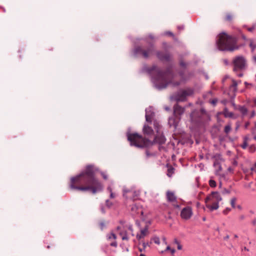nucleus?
Masks as SVG:
<instances>
[{
  "label": "nucleus",
  "mask_w": 256,
  "mask_h": 256,
  "mask_svg": "<svg viewBox=\"0 0 256 256\" xmlns=\"http://www.w3.org/2000/svg\"><path fill=\"white\" fill-rule=\"evenodd\" d=\"M95 170L92 166H88L80 174L71 178L72 189L81 191H90L94 194L102 191L103 186L94 176Z\"/></svg>",
  "instance_id": "obj_1"
},
{
  "label": "nucleus",
  "mask_w": 256,
  "mask_h": 256,
  "mask_svg": "<svg viewBox=\"0 0 256 256\" xmlns=\"http://www.w3.org/2000/svg\"><path fill=\"white\" fill-rule=\"evenodd\" d=\"M128 138L131 144L140 148L149 146L154 143L163 144L166 142V138L163 136H156L153 142L143 138L142 136L138 134H130L128 136Z\"/></svg>",
  "instance_id": "obj_2"
},
{
  "label": "nucleus",
  "mask_w": 256,
  "mask_h": 256,
  "mask_svg": "<svg viewBox=\"0 0 256 256\" xmlns=\"http://www.w3.org/2000/svg\"><path fill=\"white\" fill-rule=\"evenodd\" d=\"M236 40L234 37L222 32L219 34L216 44L220 50L233 51L236 49Z\"/></svg>",
  "instance_id": "obj_3"
},
{
  "label": "nucleus",
  "mask_w": 256,
  "mask_h": 256,
  "mask_svg": "<svg viewBox=\"0 0 256 256\" xmlns=\"http://www.w3.org/2000/svg\"><path fill=\"white\" fill-rule=\"evenodd\" d=\"M222 200V198L218 192H212L205 199L206 206L210 211L216 210L218 208V202Z\"/></svg>",
  "instance_id": "obj_4"
},
{
  "label": "nucleus",
  "mask_w": 256,
  "mask_h": 256,
  "mask_svg": "<svg viewBox=\"0 0 256 256\" xmlns=\"http://www.w3.org/2000/svg\"><path fill=\"white\" fill-rule=\"evenodd\" d=\"M140 195V192L134 188H124L123 189V196L126 199L132 200H136Z\"/></svg>",
  "instance_id": "obj_5"
},
{
  "label": "nucleus",
  "mask_w": 256,
  "mask_h": 256,
  "mask_svg": "<svg viewBox=\"0 0 256 256\" xmlns=\"http://www.w3.org/2000/svg\"><path fill=\"white\" fill-rule=\"evenodd\" d=\"M234 65V70L238 71L242 70L246 66V60L245 58L242 56H238L234 58L232 61Z\"/></svg>",
  "instance_id": "obj_6"
},
{
  "label": "nucleus",
  "mask_w": 256,
  "mask_h": 256,
  "mask_svg": "<svg viewBox=\"0 0 256 256\" xmlns=\"http://www.w3.org/2000/svg\"><path fill=\"white\" fill-rule=\"evenodd\" d=\"M193 94V90L191 88H186L178 92L176 99L178 101H184L186 96Z\"/></svg>",
  "instance_id": "obj_7"
},
{
  "label": "nucleus",
  "mask_w": 256,
  "mask_h": 256,
  "mask_svg": "<svg viewBox=\"0 0 256 256\" xmlns=\"http://www.w3.org/2000/svg\"><path fill=\"white\" fill-rule=\"evenodd\" d=\"M193 214L192 210L190 206H186L182 209L180 212L181 218L184 220H189Z\"/></svg>",
  "instance_id": "obj_8"
},
{
  "label": "nucleus",
  "mask_w": 256,
  "mask_h": 256,
  "mask_svg": "<svg viewBox=\"0 0 256 256\" xmlns=\"http://www.w3.org/2000/svg\"><path fill=\"white\" fill-rule=\"evenodd\" d=\"M107 240L110 242V245L112 246L116 247L117 242H116V236L113 233H110L106 236Z\"/></svg>",
  "instance_id": "obj_9"
},
{
  "label": "nucleus",
  "mask_w": 256,
  "mask_h": 256,
  "mask_svg": "<svg viewBox=\"0 0 256 256\" xmlns=\"http://www.w3.org/2000/svg\"><path fill=\"white\" fill-rule=\"evenodd\" d=\"M131 211L133 214H143V210L142 206L140 205L134 204L132 206Z\"/></svg>",
  "instance_id": "obj_10"
},
{
  "label": "nucleus",
  "mask_w": 256,
  "mask_h": 256,
  "mask_svg": "<svg viewBox=\"0 0 256 256\" xmlns=\"http://www.w3.org/2000/svg\"><path fill=\"white\" fill-rule=\"evenodd\" d=\"M148 229L147 228H144L141 230L140 233L137 234L136 238L138 240H140L146 237L147 235H148Z\"/></svg>",
  "instance_id": "obj_11"
},
{
  "label": "nucleus",
  "mask_w": 256,
  "mask_h": 256,
  "mask_svg": "<svg viewBox=\"0 0 256 256\" xmlns=\"http://www.w3.org/2000/svg\"><path fill=\"white\" fill-rule=\"evenodd\" d=\"M143 132L144 134L148 136L152 135L154 134V130L150 126L145 124L142 128Z\"/></svg>",
  "instance_id": "obj_12"
},
{
  "label": "nucleus",
  "mask_w": 256,
  "mask_h": 256,
  "mask_svg": "<svg viewBox=\"0 0 256 256\" xmlns=\"http://www.w3.org/2000/svg\"><path fill=\"white\" fill-rule=\"evenodd\" d=\"M154 51L153 47L148 48L147 50H142V54L145 58H147L152 54Z\"/></svg>",
  "instance_id": "obj_13"
},
{
  "label": "nucleus",
  "mask_w": 256,
  "mask_h": 256,
  "mask_svg": "<svg viewBox=\"0 0 256 256\" xmlns=\"http://www.w3.org/2000/svg\"><path fill=\"white\" fill-rule=\"evenodd\" d=\"M154 112H150L146 111V121L148 123H152V122H154Z\"/></svg>",
  "instance_id": "obj_14"
},
{
  "label": "nucleus",
  "mask_w": 256,
  "mask_h": 256,
  "mask_svg": "<svg viewBox=\"0 0 256 256\" xmlns=\"http://www.w3.org/2000/svg\"><path fill=\"white\" fill-rule=\"evenodd\" d=\"M166 197L168 200L170 202H174L176 201V196L172 192H168L166 193Z\"/></svg>",
  "instance_id": "obj_15"
},
{
  "label": "nucleus",
  "mask_w": 256,
  "mask_h": 256,
  "mask_svg": "<svg viewBox=\"0 0 256 256\" xmlns=\"http://www.w3.org/2000/svg\"><path fill=\"white\" fill-rule=\"evenodd\" d=\"M213 158L215 159L216 161L214 162V166H216V165L220 164V162L222 160V155L220 154H215Z\"/></svg>",
  "instance_id": "obj_16"
},
{
  "label": "nucleus",
  "mask_w": 256,
  "mask_h": 256,
  "mask_svg": "<svg viewBox=\"0 0 256 256\" xmlns=\"http://www.w3.org/2000/svg\"><path fill=\"white\" fill-rule=\"evenodd\" d=\"M156 56L158 57V58L160 60H168L170 58V56L168 54H163L160 52H158L156 53Z\"/></svg>",
  "instance_id": "obj_17"
},
{
  "label": "nucleus",
  "mask_w": 256,
  "mask_h": 256,
  "mask_svg": "<svg viewBox=\"0 0 256 256\" xmlns=\"http://www.w3.org/2000/svg\"><path fill=\"white\" fill-rule=\"evenodd\" d=\"M238 110L240 112L243 116H246L248 114V109L243 106H239Z\"/></svg>",
  "instance_id": "obj_18"
},
{
  "label": "nucleus",
  "mask_w": 256,
  "mask_h": 256,
  "mask_svg": "<svg viewBox=\"0 0 256 256\" xmlns=\"http://www.w3.org/2000/svg\"><path fill=\"white\" fill-rule=\"evenodd\" d=\"M120 235L122 236V240H128V237L126 230H122L120 232Z\"/></svg>",
  "instance_id": "obj_19"
},
{
  "label": "nucleus",
  "mask_w": 256,
  "mask_h": 256,
  "mask_svg": "<svg viewBox=\"0 0 256 256\" xmlns=\"http://www.w3.org/2000/svg\"><path fill=\"white\" fill-rule=\"evenodd\" d=\"M174 172V168L170 166L168 167L167 175L170 177Z\"/></svg>",
  "instance_id": "obj_20"
},
{
  "label": "nucleus",
  "mask_w": 256,
  "mask_h": 256,
  "mask_svg": "<svg viewBox=\"0 0 256 256\" xmlns=\"http://www.w3.org/2000/svg\"><path fill=\"white\" fill-rule=\"evenodd\" d=\"M184 110L183 108L179 106H177L175 108V109H174V112H176V113H178L180 114H182V112H184Z\"/></svg>",
  "instance_id": "obj_21"
},
{
  "label": "nucleus",
  "mask_w": 256,
  "mask_h": 256,
  "mask_svg": "<svg viewBox=\"0 0 256 256\" xmlns=\"http://www.w3.org/2000/svg\"><path fill=\"white\" fill-rule=\"evenodd\" d=\"M154 125L156 132H158V130L160 128V126L158 122L156 120H154Z\"/></svg>",
  "instance_id": "obj_22"
},
{
  "label": "nucleus",
  "mask_w": 256,
  "mask_h": 256,
  "mask_svg": "<svg viewBox=\"0 0 256 256\" xmlns=\"http://www.w3.org/2000/svg\"><path fill=\"white\" fill-rule=\"evenodd\" d=\"M107 190L110 192V198H116V194L115 193H114L112 192V188L110 187V186H108V188H107Z\"/></svg>",
  "instance_id": "obj_23"
},
{
  "label": "nucleus",
  "mask_w": 256,
  "mask_h": 256,
  "mask_svg": "<svg viewBox=\"0 0 256 256\" xmlns=\"http://www.w3.org/2000/svg\"><path fill=\"white\" fill-rule=\"evenodd\" d=\"M224 114L226 117H232L233 116V114L228 112L226 109L224 110Z\"/></svg>",
  "instance_id": "obj_24"
},
{
  "label": "nucleus",
  "mask_w": 256,
  "mask_h": 256,
  "mask_svg": "<svg viewBox=\"0 0 256 256\" xmlns=\"http://www.w3.org/2000/svg\"><path fill=\"white\" fill-rule=\"evenodd\" d=\"M237 85H238L237 82L234 80H232V84L231 86V88L233 89V90L234 92L236 91V90Z\"/></svg>",
  "instance_id": "obj_25"
},
{
  "label": "nucleus",
  "mask_w": 256,
  "mask_h": 256,
  "mask_svg": "<svg viewBox=\"0 0 256 256\" xmlns=\"http://www.w3.org/2000/svg\"><path fill=\"white\" fill-rule=\"evenodd\" d=\"M233 18V16L231 14H228L226 15V20L227 21L230 22Z\"/></svg>",
  "instance_id": "obj_26"
},
{
  "label": "nucleus",
  "mask_w": 256,
  "mask_h": 256,
  "mask_svg": "<svg viewBox=\"0 0 256 256\" xmlns=\"http://www.w3.org/2000/svg\"><path fill=\"white\" fill-rule=\"evenodd\" d=\"M236 198H232V200H230V204L234 208H236Z\"/></svg>",
  "instance_id": "obj_27"
},
{
  "label": "nucleus",
  "mask_w": 256,
  "mask_h": 256,
  "mask_svg": "<svg viewBox=\"0 0 256 256\" xmlns=\"http://www.w3.org/2000/svg\"><path fill=\"white\" fill-rule=\"evenodd\" d=\"M231 130V126L230 124L226 125L224 128V132L228 134Z\"/></svg>",
  "instance_id": "obj_28"
},
{
  "label": "nucleus",
  "mask_w": 256,
  "mask_h": 256,
  "mask_svg": "<svg viewBox=\"0 0 256 256\" xmlns=\"http://www.w3.org/2000/svg\"><path fill=\"white\" fill-rule=\"evenodd\" d=\"M250 46L252 48V50L256 48V45L251 40H250Z\"/></svg>",
  "instance_id": "obj_29"
},
{
  "label": "nucleus",
  "mask_w": 256,
  "mask_h": 256,
  "mask_svg": "<svg viewBox=\"0 0 256 256\" xmlns=\"http://www.w3.org/2000/svg\"><path fill=\"white\" fill-rule=\"evenodd\" d=\"M209 184L211 187L214 188L216 186V182L213 180H210L209 181Z\"/></svg>",
  "instance_id": "obj_30"
},
{
  "label": "nucleus",
  "mask_w": 256,
  "mask_h": 256,
  "mask_svg": "<svg viewBox=\"0 0 256 256\" xmlns=\"http://www.w3.org/2000/svg\"><path fill=\"white\" fill-rule=\"evenodd\" d=\"M152 240L154 241V242L157 244H160V238L158 237H154L152 238Z\"/></svg>",
  "instance_id": "obj_31"
},
{
  "label": "nucleus",
  "mask_w": 256,
  "mask_h": 256,
  "mask_svg": "<svg viewBox=\"0 0 256 256\" xmlns=\"http://www.w3.org/2000/svg\"><path fill=\"white\" fill-rule=\"evenodd\" d=\"M166 250H170L171 254L173 255L175 252V250L169 246H168L166 248Z\"/></svg>",
  "instance_id": "obj_32"
},
{
  "label": "nucleus",
  "mask_w": 256,
  "mask_h": 256,
  "mask_svg": "<svg viewBox=\"0 0 256 256\" xmlns=\"http://www.w3.org/2000/svg\"><path fill=\"white\" fill-rule=\"evenodd\" d=\"M174 242L176 244H177V245H178V250H180L182 249V245L180 244V242H178V240L176 239H174Z\"/></svg>",
  "instance_id": "obj_33"
},
{
  "label": "nucleus",
  "mask_w": 256,
  "mask_h": 256,
  "mask_svg": "<svg viewBox=\"0 0 256 256\" xmlns=\"http://www.w3.org/2000/svg\"><path fill=\"white\" fill-rule=\"evenodd\" d=\"M248 140V138L247 137H246L245 138H244V144L242 146V148H246L247 146V143H246V142Z\"/></svg>",
  "instance_id": "obj_34"
},
{
  "label": "nucleus",
  "mask_w": 256,
  "mask_h": 256,
  "mask_svg": "<svg viewBox=\"0 0 256 256\" xmlns=\"http://www.w3.org/2000/svg\"><path fill=\"white\" fill-rule=\"evenodd\" d=\"M250 170L252 172L256 173V163L254 165L250 168Z\"/></svg>",
  "instance_id": "obj_35"
},
{
  "label": "nucleus",
  "mask_w": 256,
  "mask_h": 256,
  "mask_svg": "<svg viewBox=\"0 0 256 256\" xmlns=\"http://www.w3.org/2000/svg\"><path fill=\"white\" fill-rule=\"evenodd\" d=\"M230 211V209L229 208H226L223 211V214H226L229 212Z\"/></svg>",
  "instance_id": "obj_36"
},
{
  "label": "nucleus",
  "mask_w": 256,
  "mask_h": 256,
  "mask_svg": "<svg viewBox=\"0 0 256 256\" xmlns=\"http://www.w3.org/2000/svg\"><path fill=\"white\" fill-rule=\"evenodd\" d=\"M101 174H102V176L104 180H107L108 179V176H107L106 174L105 173L102 172H101Z\"/></svg>",
  "instance_id": "obj_37"
},
{
  "label": "nucleus",
  "mask_w": 256,
  "mask_h": 256,
  "mask_svg": "<svg viewBox=\"0 0 256 256\" xmlns=\"http://www.w3.org/2000/svg\"><path fill=\"white\" fill-rule=\"evenodd\" d=\"M143 249H145L146 246H148V242H143L142 244Z\"/></svg>",
  "instance_id": "obj_38"
},
{
  "label": "nucleus",
  "mask_w": 256,
  "mask_h": 256,
  "mask_svg": "<svg viewBox=\"0 0 256 256\" xmlns=\"http://www.w3.org/2000/svg\"><path fill=\"white\" fill-rule=\"evenodd\" d=\"M170 82L172 83L174 86H178V85H179L180 84V82H176V83H175L172 80H170Z\"/></svg>",
  "instance_id": "obj_39"
},
{
  "label": "nucleus",
  "mask_w": 256,
  "mask_h": 256,
  "mask_svg": "<svg viewBox=\"0 0 256 256\" xmlns=\"http://www.w3.org/2000/svg\"><path fill=\"white\" fill-rule=\"evenodd\" d=\"M162 241H163V242L166 244V245L167 244V242H166V238L165 237H163L162 238Z\"/></svg>",
  "instance_id": "obj_40"
},
{
  "label": "nucleus",
  "mask_w": 256,
  "mask_h": 256,
  "mask_svg": "<svg viewBox=\"0 0 256 256\" xmlns=\"http://www.w3.org/2000/svg\"><path fill=\"white\" fill-rule=\"evenodd\" d=\"M217 102V100H212L210 102L211 104H212L214 105Z\"/></svg>",
  "instance_id": "obj_41"
},
{
  "label": "nucleus",
  "mask_w": 256,
  "mask_h": 256,
  "mask_svg": "<svg viewBox=\"0 0 256 256\" xmlns=\"http://www.w3.org/2000/svg\"><path fill=\"white\" fill-rule=\"evenodd\" d=\"M237 164H238V162L236 160H234L233 162H232V164L234 166H237Z\"/></svg>",
  "instance_id": "obj_42"
},
{
  "label": "nucleus",
  "mask_w": 256,
  "mask_h": 256,
  "mask_svg": "<svg viewBox=\"0 0 256 256\" xmlns=\"http://www.w3.org/2000/svg\"><path fill=\"white\" fill-rule=\"evenodd\" d=\"M228 170L230 172H233V170H234V168H232V167H229L228 169Z\"/></svg>",
  "instance_id": "obj_43"
},
{
  "label": "nucleus",
  "mask_w": 256,
  "mask_h": 256,
  "mask_svg": "<svg viewBox=\"0 0 256 256\" xmlns=\"http://www.w3.org/2000/svg\"><path fill=\"white\" fill-rule=\"evenodd\" d=\"M255 116V112L254 111L252 112L250 114V118H252Z\"/></svg>",
  "instance_id": "obj_44"
},
{
  "label": "nucleus",
  "mask_w": 256,
  "mask_h": 256,
  "mask_svg": "<svg viewBox=\"0 0 256 256\" xmlns=\"http://www.w3.org/2000/svg\"><path fill=\"white\" fill-rule=\"evenodd\" d=\"M252 60L255 63H256V54L252 56Z\"/></svg>",
  "instance_id": "obj_45"
},
{
  "label": "nucleus",
  "mask_w": 256,
  "mask_h": 256,
  "mask_svg": "<svg viewBox=\"0 0 256 256\" xmlns=\"http://www.w3.org/2000/svg\"><path fill=\"white\" fill-rule=\"evenodd\" d=\"M228 238H229V236H228V235L226 236L224 238V239L225 240H228Z\"/></svg>",
  "instance_id": "obj_46"
},
{
  "label": "nucleus",
  "mask_w": 256,
  "mask_h": 256,
  "mask_svg": "<svg viewBox=\"0 0 256 256\" xmlns=\"http://www.w3.org/2000/svg\"><path fill=\"white\" fill-rule=\"evenodd\" d=\"M166 77L170 78V77H171V76H172V74H166Z\"/></svg>",
  "instance_id": "obj_47"
},
{
  "label": "nucleus",
  "mask_w": 256,
  "mask_h": 256,
  "mask_svg": "<svg viewBox=\"0 0 256 256\" xmlns=\"http://www.w3.org/2000/svg\"><path fill=\"white\" fill-rule=\"evenodd\" d=\"M254 28H249L248 29V30L249 31H250V32H252V30H254Z\"/></svg>",
  "instance_id": "obj_48"
},
{
  "label": "nucleus",
  "mask_w": 256,
  "mask_h": 256,
  "mask_svg": "<svg viewBox=\"0 0 256 256\" xmlns=\"http://www.w3.org/2000/svg\"><path fill=\"white\" fill-rule=\"evenodd\" d=\"M248 126H249V123L248 122V123L246 124L245 126H246V128H247Z\"/></svg>",
  "instance_id": "obj_49"
},
{
  "label": "nucleus",
  "mask_w": 256,
  "mask_h": 256,
  "mask_svg": "<svg viewBox=\"0 0 256 256\" xmlns=\"http://www.w3.org/2000/svg\"><path fill=\"white\" fill-rule=\"evenodd\" d=\"M254 104L256 105V98H255L254 100Z\"/></svg>",
  "instance_id": "obj_50"
},
{
  "label": "nucleus",
  "mask_w": 256,
  "mask_h": 256,
  "mask_svg": "<svg viewBox=\"0 0 256 256\" xmlns=\"http://www.w3.org/2000/svg\"><path fill=\"white\" fill-rule=\"evenodd\" d=\"M237 208L240 210L241 209V206H238Z\"/></svg>",
  "instance_id": "obj_51"
},
{
  "label": "nucleus",
  "mask_w": 256,
  "mask_h": 256,
  "mask_svg": "<svg viewBox=\"0 0 256 256\" xmlns=\"http://www.w3.org/2000/svg\"><path fill=\"white\" fill-rule=\"evenodd\" d=\"M239 76H242V73L238 75Z\"/></svg>",
  "instance_id": "obj_52"
},
{
  "label": "nucleus",
  "mask_w": 256,
  "mask_h": 256,
  "mask_svg": "<svg viewBox=\"0 0 256 256\" xmlns=\"http://www.w3.org/2000/svg\"><path fill=\"white\" fill-rule=\"evenodd\" d=\"M234 237L235 238H238V236H237L236 234H234Z\"/></svg>",
  "instance_id": "obj_53"
},
{
  "label": "nucleus",
  "mask_w": 256,
  "mask_h": 256,
  "mask_svg": "<svg viewBox=\"0 0 256 256\" xmlns=\"http://www.w3.org/2000/svg\"><path fill=\"white\" fill-rule=\"evenodd\" d=\"M206 220V218H205V217H204V218H202V220H203L204 221H205V220Z\"/></svg>",
  "instance_id": "obj_54"
},
{
  "label": "nucleus",
  "mask_w": 256,
  "mask_h": 256,
  "mask_svg": "<svg viewBox=\"0 0 256 256\" xmlns=\"http://www.w3.org/2000/svg\"><path fill=\"white\" fill-rule=\"evenodd\" d=\"M240 218H241V219H243V218H244V216H240Z\"/></svg>",
  "instance_id": "obj_55"
},
{
  "label": "nucleus",
  "mask_w": 256,
  "mask_h": 256,
  "mask_svg": "<svg viewBox=\"0 0 256 256\" xmlns=\"http://www.w3.org/2000/svg\"><path fill=\"white\" fill-rule=\"evenodd\" d=\"M143 250H144V249H142V248H139V250H140V252H142V251Z\"/></svg>",
  "instance_id": "obj_56"
},
{
  "label": "nucleus",
  "mask_w": 256,
  "mask_h": 256,
  "mask_svg": "<svg viewBox=\"0 0 256 256\" xmlns=\"http://www.w3.org/2000/svg\"><path fill=\"white\" fill-rule=\"evenodd\" d=\"M140 256H146L144 254H140Z\"/></svg>",
  "instance_id": "obj_57"
},
{
  "label": "nucleus",
  "mask_w": 256,
  "mask_h": 256,
  "mask_svg": "<svg viewBox=\"0 0 256 256\" xmlns=\"http://www.w3.org/2000/svg\"><path fill=\"white\" fill-rule=\"evenodd\" d=\"M168 34H169L170 35H171V36H172V32H168Z\"/></svg>",
  "instance_id": "obj_58"
},
{
  "label": "nucleus",
  "mask_w": 256,
  "mask_h": 256,
  "mask_svg": "<svg viewBox=\"0 0 256 256\" xmlns=\"http://www.w3.org/2000/svg\"><path fill=\"white\" fill-rule=\"evenodd\" d=\"M180 65H182V66H184V63H183V62H181V63H180Z\"/></svg>",
  "instance_id": "obj_59"
},
{
  "label": "nucleus",
  "mask_w": 256,
  "mask_h": 256,
  "mask_svg": "<svg viewBox=\"0 0 256 256\" xmlns=\"http://www.w3.org/2000/svg\"><path fill=\"white\" fill-rule=\"evenodd\" d=\"M224 192H226V193H228V192H228V191L226 190H224Z\"/></svg>",
  "instance_id": "obj_60"
},
{
  "label": "nucleus",
  "mask_w": 256,
  "mask_h": 256,
  "mask_svg": "<svg viewBox=\"0 0 256 256\" xmlns=\"http://www.w3.org/2000/svg\"><path fill=\"white\" fill-rule=\"evenodd\" d=\"M254 139L256 140V136H254Z\"/></svg>",
  "instance_id": "obj_61"
},
{
  "label": "nucleus",
  "mask_w": 256,
  "mask_h": 256,
  "mask_svg": "<svg viewBox=\"0 0 256 256\" xmlns=\"http://www.w3.org/2000/svg\"><path fill=\"white\" fill-rule=\"evenodd\" d=\"M164 251H162V250L160 252L162 253V254L164 253Z\"/></svg>",
  "instance_id": "obj_62"
},
{
  "label": "nucleus",
  "mask_w": 256,
  "mask_h": 256,
  "mask_svg": "<svg viewBox=\"0 0 256 256\" xmlns=\"http://www.w3.org/2000/svg\"><path fill=\"white\" fill-rule=\"evenodd\" d=\"M244 39H246V37L244 36H242Z\"/></svg>",
  "instance_id": "obj_63"
},
{
  "label": "nucleus",
  "mask_w": 256,
  "mask_h": 256,
  "mask_svg": "<svg viewBox=\"0 0 256 256\" xmlns=\"http://www.w3.org/2000/svg\"><path fill=\"white\" fill-rule=\"evenodd\" d=\"M129 228H130V230H132V229L131 228H130V227H129Z\"/></svg>",
  "instance_id": "obj_64"
}]
</instances>
